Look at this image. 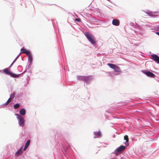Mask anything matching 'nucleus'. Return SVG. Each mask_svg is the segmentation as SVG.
Here are the masks:
<instances>
[{
	"label": "nucleus",
	"instance_id": "f257e3e1",
	"mask_svg": "<svg viewBox=\"0 0 159 159\" xmlns=\"http://www.w3.org/2000/svg\"><path fill=\"white\" fill-rule=\"evenodd\" d=\"M85 35L89 41L92 43L94 44L96 42L95 37L89 33L85 32Z\"/></svg>",
	"mask_w": 159,
	"mask_h": 159
},
{
	"label": "nucleus",
	"instance_id": "f03ea898",
	"mask_svg": "<svg viewBox=\"0 0 159 159\" xmlns=\"http://www.w3.org/2000/svg\"><path fill=\"white\" fill-rule=\"evenodd\" d=\"M15 115L17 116V118L19 121V125L21 126H24L25 122L24 118L18 114H16Z\"/></svg>",
	"mask_w": 159,
	"mask_h": 159
},
{
	"label": "nucleus",
	"instance_id": "7ed1b4c3",
	"mask_svg": "<svg viewBox=\"0 0 159 159\" xmlns=\"http://www.w3.org/2000/svg\"><path fill=\"white\" fill-rule=\"evenodd\" d=\"M107 65L111 68L114 69L116 72H120L121 71L120 68L115 64L111 63H108Z\"/></svg>",
	"mask_w": 159,
	"mask_h": 159
},
{
	"label": "nucleus",
	"instance_id": "20e7f679",
	"mask_svg": "<svg viewBox=\"0 0 159 159\" xmlns=\"http://www.w3.org/2000/svg\"><path fill=\"white\" fill-rule=\"evenodd\" d=\"M142 72L149 77L154 78L155 77V75L153 73L151 72L148 71L146 70H142Z\"/></svg>",
	"mask_w": 159,
	"mask_h": 159
},
{
	"label": "nucleus",
	"instance_id": "39448f33",
	"mask_svg": "<svg viewBox=\"0 0 159 159\" xmlns=\"http://www.w3.org/2000/svg\"><path fill=\"white\" fill-rule=\"evenodd\" d=\"M151 57L152 59L154 61L159 63V57L156 54L151 55Z\"/></svg>",
	"mask_w": 159,
	"mask_h": 159
},
{
	"label": "nucleus",
	"instance_id": "423d86ee",
	"mask_svg": "<svg viewBox=\"0 0 159 159\" xmlns=\"http://www.w3.org/2000/svg\"><path fill=\"white\" fill-rule=\"evenodd\" d=\"M126 148L125 146L121 145L118 147L116 150V151L118 152H121L124 150H125Z\"/></svg>",
	"mask_w": 159,
	"mask_h": 159
},
{
	"label": "nucleus",
	"instance_id": "0eeeda50",
	"mask_svg": "<svg viewBox=\"0 0 159 159\" xmlns=\"http://www.w3.org/2000/svg\"><path fill=\"white\" fill-rule=\"evenodd\" d=\"M120 21L117 19H114L112 20V24L116 26H118L119 25Z\"/></svg>",
	"mask_w": 159,
	"mask_h": 159
},
{
	"label": "nucleus",
	"instance_id": "6e6552de",
	"mask_svg": "<svg viewBox=\"0 0 159 159\" xmlns=\"http://www.w3.org/2000/svg\"><path fill=\"white\" fill-rule=\"evenodd\" d=\"M92 80L91 78L89 76H84V81L86 82L87 83L89 82L90 80Z\"/></svg>",
	"mask_w": 159,
	"mask_h": 159
},
{
	"label": "nucleus",
	"instance_id": "1a4fd4ad",
	"mask_svg": "<svg viewBox=\"0 0 159 159\" xmlns=\"http://www.w3.org/2000/svg\"><path fill=\"white\" fill-rule=\"evenodd\" d=\"M94 134L95 135V137H94V138H96L98 137H100L101 136V133L100 131H98L97 132H94Z\"/></svg>",
	"mask_w": 159,
	"mask_h": 159
},
{
	"label": "nucleus",
	"instance_id": "9d476101",
	"mask_svg": "<svg viewBox=\"0 0 159 159\" xmlns=\"http://www.w3.org/2000/svg\"><path fill=\"white\" fill-rule=\"evenodd\" d=\"M20 113L21 115H25L26 113V111L25 109H21L20 111Z\"/></svg>",
	"mask_w": 159,
	"mask_h": 159
},
{
	"label": "nucleus",
	"instance_id": "9b49d317",
	"mask_svg": "<svg viewBox=\"0 0 159 159\" xmlns=\"http://www.w3.org/2000/svg\"><path fill=\"white\" fill-rule=\"evenodd\" d=\"M30 140H29L27 141V142L25 144V147L24 149V151H25L26 149L29 146V145L30 144Z\"/></svg>",
	"mask_w": 159,
	"mask_h": 159
},
{
	"label": "nucleus",
	"instance_id": "f8f14e48",
	"mask_svg": "<svg viewBox=\"0 0 159 159\" xmlns=\"http://www.w3.org/2000/svg\"><path fill=\"white\" fill-rule=\"evenodd\" d=\"M22 152V148H20L18 151H17L16 153V156H19L21 154Z\"/></svg>",
	"mask_w": 159,
	"mask_h": 159
},
{
	"label": "nucleus",
	"instance_id": "ddd939ff",
	"mask_svg": "<svg viewBox=\"0 0 159 159\" xmlns=\"http://www.w3.org/2000/svg\"><path fill=\"white\" fill-rule=\"evenodd\" d=\"M3 72L4 73H5L7 74L10 75L11 74V72H10L8 69L7 68L3 70Z\"/></svg>",
	"mask_w": 159,
	"mask_h": 159
},
{
	"label": "nucleus",
	"instance_id": "4468645a",
	"mask_svg": "<svg viewBox=\"0 0 159 159\" xmlns=\"http://www.w3.org/2000/svg\"><path fill=\"white\" fill-rule=\"evenodd\" d=\"M22 53H25L28 56L30 55V52L29 51L27 50L25 51V52H22Z\"/></svg>",
	"mask_w": 159,
	"mask_h": 159
},
{
	"label": "nucleus",
	"instance_id": "2eb2a0df",
	"mask_svg": "<svg viewBox=\"0 0 159 159\" xmlns=\"http://www.w3.org/2000/svg\"><path fill=\"white\" fill-rule=\"evenodd\" d=\"M10 75L11 76L14 78H17L19 76V75H16V74H13L11 73V74H10Z\"/></svg>",
	"mask_w": 159,
	"mask_h": 159
},
{
	"label": "nucleus",
	"instance_id": "dca6fc26",
	"mask_svg": "<svg viewBox=\"0 0 159 159\" xmlns=\"http://www.w3.org/2000/svg\"><path fill=\"white\" fill-rule=\"evenodd\" d=\"M84 76H79L78 77V79L84 81Z\"/></svg>",
	"mask_w": 159,
	"mask_h": 159
},
{
	"label": "nucleus",
	"instance_id": "f3484780",
	"mask_svg": "<svg viewBox=\"0 0 159 159\" xmlns=\"http://www.w3.org/2000/svg\"><path fill=\"white\" fill-rule=\"evenodd\" d=\"M28 59L31 62L32 61L33 57L31 55L28 56Z\"/></svg>",
	"mask_w": 159,
	"mask_h": 159
},
{
	"label": "nucleus",
	"instance_id": "a211bd4d",
	"mask_svg": "<svg viewBox=\"0 0 159 159\" xmlns=\"http://www.w3.org/2000/svg\"><path fill=\"white\" fill-rule=\"evenodd\" d=\"M11 98H10L8 99V100L7 101V102L5 103V105H8L9 103L11 101Z\"/></svg>",
	"mask_w": 159,
	"mask_h": 159
},
{
	"label": "nucleus",
	"instance_id": "6ab92c4d",
	"mask_svg": "<svg viewBox=\"0 0 159 159\" xmlns=\"http://www.w3.org/2000/svg\"><path fill=\"white\" fill-rule=\"evenodd\" d=\"M20 106L19 104H16L14 106V107L15 109H17Z\"/></svg>",
	"mask_w": 159,
	"mask_h": 159
},
{
	"label": "nucleus",
	"instance_id": "aec40b11",
	"mask_svg": "<svg viewBox=\"0 0 159 159\" xmlns=\"http://www.w3.org/2000/svg\"><path fill=\"white\" fill-rule=\"evenodd\" d=\"M125 140H126V143L128 142L129 141V138L127 135H125L124 137Z\"/></svg>",
	"mask_w": 159,
	"mask_h": 159
},
{
	"label": "nucleus",
	"instance_id": "412c9836",
	"mask_svg": "<svg viewBox=\"0 0 159 159\" xmlns=\"http://www.w3.org/2000/svg\"><path fill=\"white\" fill-rule=\"evenodd\" d=\"M145 12L149 16L152 15V11H147V12Z\"/></svg>",
	"mask_w": 159,
	"mask_h": 159
},
{
	"label": "nucleus",
	"instance_id": "4be33fe9",
	"mask_svg": "<svg viewBox=\"0 0 159 159\" xmlns=\"http://www.w3.org/2000/svg\"><path fill=\"white\" fill-rule=\"evenodd\" d=\"M75 21L80 22L81 21V19H80L76 18L75 19Z\"/></svg>",
	"mask_w": 159,
	"mask_h": 159
},
{
	"label": "nucleus",
	"instance_id": "5701e85b",
	"mask_svg": "<svg viewBox=\"0 0 159 159\" xmlns=\"http://www.w3.org/2000/svg\"><path fill=\"white\" fill-rule=\"evenodd\" d=\"M21 51L22 52H25V51H26L25 49L24 48H22L21 49Z\"/></svg>",
	"mask_w": 159,
	"mask_h": 159
},
{
	"label": "nucleus",
	"instance_id": "b1692460",
	"mask_svg": "<svg viewBox=\"0 0 159 159\" xmlns=\"http://www.w3.org/2000/svg\"><path fill=\"white\" fill-rule=\"evenodd\" d=\"M16 61V60H14V61H13V62H12V64H11V66L12 64H13Z\"/></svg>",
	"mask_w": 159,
	"mask_h": 159
},
{
	"label": "nucleus",
	"instance_id": "393cba45",
	"mask_svg": "<svg viewBox=\"0 0 159 159\" xmlns=\"http://www.w3.org/2000/svg\"><path fill=\"white\" fill-rule=\"evenodd\" d=\"M156 33L159 36V32H157Z\"/></svg>",
	"mask_w": 159,
	"mask_h": 159
},
{
	"label": "nucleus",
	"instance_id": "a878e982",
	"mask_svg": "<svg viewBox=\"0 0 159 159\" xmlns=\"http://www.w3.org/2000/svg\"><path fill=\"white\" fill-rule=\"evenodd\" d=\"M125 144L126 145H128V144H127L126 143H125Z\"/></svg>",
	"mask_w": 159,
	"mask_h": 159
}]
</instances>
